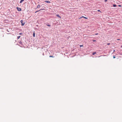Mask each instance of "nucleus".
<instances>
[{"label":"nucleus","mask_w":122,"mask_h":122,"mask_svg":"<svg viewBox=\"0 0 122 122\" xmlns=\"http://www.w3.org/2000/svg\"><path fill=\"white\" fill-rule=\"evenodd\" d=\"M17 9L19 11H20L21 10V9L20 8L17 7Z\"/></svg>","instance_id":"f257e3e1"},{"label":"nucleus","mask_w":122,"mask_h":122,"mask_svg":"<svg viewBox=\"0 0 122 122\" xmlns=\"http://www.w3.org/2000/svg\"><path fill=\"white\" fill-rule=\"evenodd\" d=\"M44 1L47 3H50L51 2L50 1Z\"/></svg>","instance_id":"f03ea898"},{"label":"nucleus","mask_w":122,"mask_h":122,"mask_svg":"<svg viewBox=\"0 0 122 122\" xmlns=\"http://www.w3.org/2000/svg\"><path fill=\"white\" fill-rule=\"evenodd\" d=\"M56 15L58 17H59V18H61V16L59 15L58 14V15Z\"/></svg>","instance_id":"7ed1b4c3"},{"label":"nucleus","mask_w":122,"mask_h":122,"mask_svg":"<svg viewBox=\"0 0 122 122\" xmlns=\"http://www.w3.org/2000/svg\"><path fill=\"white\" fill-rule=\"evenodd\" d=\"M24 0H20V3H22V2H23Z\"/></svg>","instance_id":"20e7f679"},{"label":"nucleus","mask_w":122,"mask_h":122,"mask_svg":"<svg viewBox=\"0 0 122 122\" xmlns=\"http://www.w3.org/2000/svg\"><path fill=\"white\" fill-rule=\"evenodd\" d=\"M33 36L34 37H35V33L34 31V33H33Z\"/></svg>","instance_id":"39448f33"},{"label":"nucleus","mask_w":122,"mask_h":122,"mask_svg":"<svg viewBox=\"0 0 122 122\" xmlns=\"http://www.w3.org/2000/svg\"><path fill=\"white\" fill-rule=\"evenodd\" d=\"M40 5H38L37 6V8H40Z\"/></svg>","instance_id":"423d86ee"},{"label":"nucleus","mask_w":122,"mask_h":122,"mask_svg":"<svg viewBox=\"0 0 122 122\" xmlns=\"http://www.w3.org/2000/svg\"><path fill=\"white\" fill-rule=\"evenodd\" d=\"M113 6L114 7H116L117 6V5H116L113 4Z\"/></svg>","instance_id":"0eeeda50"},{"label":"nucleus","mask_w":122,"mask_h":122,"mask_svg":"<svg viewBox=\"0 0 122 122\" xmlns=\"http://www.w3.org/2000/svg\"><path fill=\"white\" fill-rule=\"evenodd\" d=\"M25 23H22L21 24V25H25Z\"/></svg>","instance_id":"6e6552de"},{"label":"nucleus","mask_w":122,"mask_h":122,"mask_svg":"<svg viewBox=\"0 0 122 122\" xmlns=\"http://www.w3.org/2000/svg\"><path fill=\"white\" fill-rule=\"evenodd\" d=\"M96 52H95L94 53H92V54L93 55H94L95 54H96Z\"/></svg>","instance_id":"1a4fd4ad"},{"label":"nucleus","mask_w":122,"mask_h":122,"mask_svg":"<svg viewBox=\"0 0 122 122\" xmlns=\"http://www.w3.org/2000/svg\"><path fill=\"white\" fill-rule=\"evenodd\" d=\"M23 20H21V21H20V22L21 23V24L22 23H23Z\"/></svg>","instance_id":"9d476101"},{"label":"nucleus","mask_w":122,"mask_h":122,"mask_svg":"<svg viewBox=\"0 0 122 122\" xmlns=\"http://www.w3.org/2000/svg\"><path fill=\"white\" fill-rule=\"evenodd\" d=\"M49 57H54L53 56H49Z\"/></svg>","instance_id":"9b49d317"},{"label":"nucleus","mask_w":122,"mask_h":122,"mask_svg":"<svg viewBox=\"0 0 122 122\" xmlns=\"http://www.w3.org/2000/svg\"><path fill=\"white\" fill-rule=\"evenodd\" d=\"M98 12H100L101 13H102L100 11V10H98L97 11Z\"/></svg>","instance_id":"f8f14e48"},{"label":"nucleus","mask_w":122,"mask_h":122,"mask_svg":"<svg viewBox=\"0 0 122 122\" xmlns=\"http://www.w3.org/2000/svg\"><path fill=\"white\" fill-rule=\"evenodd\" d=\"M20 36H18L17 37L18 39H19L20 38Z\"/></svg>","instance_id":"ddd939ff"},{"label":"nucleus","mask_w":122,"mask_h":122,"mask_svg":"<svg viewBox=\"0 0 122 122\" xmlns=\"http://www.w3.org/2000/svg\"><path fill=\"white\" fill-rule=\"evenodd\" d=\"M41 10H41H39L36 11L35 12V13H36V12H38V11H40Z\"/></svg>","instance_id":"4468645a"},{"label":"nucleus","mask_w":122,"mask_h":122,"mask_svg":"<svg viewBox=\"0 0 122 122\" xmlns=\"http://www.w3.org/2000/svg\"><path fill=\"white\" fill-rule=\"evenodd\" d=\"M84 16H82L80 18H79V19H80V18H84Z\"/></svg>","instance_id":"2eb2a0df"},{"label":"nucleus","mask_w":122,"mask_h":122,"mask_svg":"<svg viewBox=\"0 0 122 122\" xmlns=\"http://www.w3.org/2000/svg\"><path fill=\"white\" fill-rule=\"evenodd\" d=\"M19 34L20 35H22L23 34L22 33H20Z\"/></svg>","instance_id":"dca6fc26"},{"label":"nucleus","mask_w":122,"mask_h":122,"mask_svg":"<svg viewBox=\"0 0 122 122\" xmlns=\"http://www.w3.org/2000/svg\"><path fill=\"white\" fill-rule=\"evenodd\" d=\"M84 18L85 19H87L88 18H87V17H84Z\"/></svg>","instance_id":"f3484780"},{"label":"nucleus","mask_w":122,"mask_h":122,"mask_svg":"<svg viewBox=\"0 0 122 122\" xmlns=\"http://www.w3.org/2000/svg\"><path fill=\"white\" fill-rule=\"evenodd\" d=\"M47 25V26H51V25Z\"/></svg>","instance_id":"a211bd4d"},{"label":"nucleus","mask_w":122,"mask_h":122,"mask_svg":"<svg viewBox=\"0 0 122 122\" xmlns=\"http://www.w3.org/2000/svg\"><path fill=\"white\" fill-rule=\"evenodd\" d=\"M80 47H82V46H83V45H80Z\"/></svg>","instance_id":"6ab92c4d"},{"label":"nucleus","mask_w":122,"mask_h":122,"mask_svg":"<svg viewBox=\"0 0 122 122\" xmlns=\"http://www.w3.org/2000/svg\"><path fill=\"white\" fill-rule=\"evenodd\" d=\"M107 45H109L110 44V43H108L107 44Z\"/></svg>","instance_id":"aec40b11"},{"label":"nucleus","mask_w":122,"mask_h":122,"mask_svg":"<svg viewBox=\"0 0 122 122\" xmlns=\"http://www.w3.org/2000/svg\"><path fill=\"white\" fill-rule=\"evenodd\" d=\"M98 34V33H96L95 34V35H97Z\"/></svg>","instance_id":"412c9836"},{"label":"nucleus","mask_w":122,"mask_h":122,"mask_svg":"<svg viewBox=\"0 0 122 122\" xmlns=\"http://www.w3.org/2000/svg\"><path fill=\"white\" fill-rule=\"evenodd\" d=\"M107 0H105V2H106V1H107Z\"/></svg>","instance_id":"4be33fe9"},{"label":"nucleus","mask_w":122,"mask_h":122,"mask_svg":"<svg viewBox=\"0 0 122 122\" xmlns=\"http://www.w3.org/2000/svg\"><path fill=\"white\" fill-rule=\"evenodd\" d=\"M118 6H119V7H121V6L120 5H118Z\"/></svg>","instance_id":"5701e85b"},{"label":"nucleus","mask_w":122,"mask_h":122,"mask_svg":"<svg viewBox=\"0 0 122 122\" xmlns=\"http://www.w3.org/2000/svg\"><path fill=\"white\" fill-rule=\"evenodd\" d=\"M96 41L95 40H93V41L94 42H95V41Z\"/></svg>","instance_id":"b1692460"},{"label":"nucleus","mask_w":122,"mask_h":122,"mask_svg":"<svg viewBox=\"0 0 122 122\" xmlns=\"http://www.w3.org/2000/svg\"><path fill=\"white\" fill-rule=\"evenodd\" d=\"M113 58H115V56H113Z\"/></svg>","instance_id":"393cba45"},{"label":"nucleus","mask_w":122,"mask_h":122,"mask_svg":"<svg viewBox=\"0 0 122 122\" xmlns=\"http://www.w3.org/2000/svg\"><path fill=\"white\" fill-rule=\"evenodd\" d=\"M20 43H21V42H20Z\"/></svg>","instance_id":"a878e982"},{"label":"nucleus","mask_w":122,"mask_h":122,"mask_svg":"<svg viewBox=\"0 0 122 122\" xmlns=\"http://www.w3.org/2000/svg\"><path fill=\"white\" fill-rule=\"evenodd\" d=\"M117 40H120V39H117Z\"/></svg>","instance_id":"bb28decb"},{"label":"nucleus","mask_w":122,"mask_h":122,"mask_svg":"<svg viewBox=\"0 0 122 122\" xmlns=\"http://www.w3.org/2000/svg\"><path fill=\"white\" fill-rule=\"evenodd\" d=\"M121 47H122V45L121 46Z\"/></svg>","instance_id":"cd10ccee"}]
</instances>
